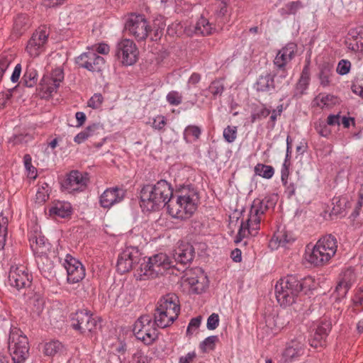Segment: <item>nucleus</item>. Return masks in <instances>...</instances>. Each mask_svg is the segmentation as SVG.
<instances>
[{"label": "nucleus", "mask_w": 363, "mask_h": 363, "mask_svg": "<svg viewBox=\"0 0 363 363\" xmlns=\"http://www.w3.org/2000/svg\"><path fill=\"white\" fill-rule=\"evenodd\" d=\"M198 195L194 189L182 187L176 199L171 185L160 180L154 185H146L140 191V206L143 211H154L167 205L169 213L175 218H189L196 209Z\"/></svg>", "instance_id": "f257e3e1"}, {"label": "nucleus", "mask_w": 363, "mask_h": 363, "mask_svg": "<svg viewBox=\"0 0 363 363\" xmlns=\"http://www.w3.org/2000/svg\"><path fill=\"white\" fill-rule=\"evenodd\" d=\"M71 320L72 328L86 335L95 333L99 325L98 319L86 309L72 314Z\"/></svg>", "instance_id": "9b49d317"}, {"label": "nucleus", "mask_w": 363, "mask_h": 363, "mask_svg": "<svg viewBox=\"0 0 363 363\" xmlns=\"http://www.w3.org/2000/svg\"><path fill=\"white\" fill-rule=\"evenodd\" d=\"M274 206L275 202L269 197L262 199H255L251 206L247 219L241 223L235 242L238 243L244 238L257 235L260 229V222L264 213L268 209L274 208Z\"/></svg>", "instance_id": "f03ea898"}, {"label": "nucleus", "mask_w": 363, "mask_h": 363, "mask_svg": "<svg viewBox=\"0 0 363 363\" xmlns=\"http://www.w3.org/2000/svg\"><path fill=\"white\" fill-rule=\"evenodd\" d=\"M166 98L167 102L172 106H178L182 101V95L177 91H169Z\"/></svg>", "instance_id": "603ef678"}, {"label": "nucleus", "mask_w": 363, "mask_h": 363, "mask_svg": "<svg viewBox=\"0 0 363 363\" xmlns=\"http://www.w3.org/2000/svg\"><path fill=\"white\" fill-rule=\"evenodd\" d=\"M140 253L135 247H126L119 254L117 261V270L119 273L123 274L129 272L135 263L140 260Z\"/></svg>", "instance_id": "2eb2a0df"}, {"label": "nucleus", "mask_w": 363, "mask_h": 363, "mask_svg": "<svg viewBox=\"0 0 363 363\" xmlns=\"http://www.w3.org/2000/svg\"><path fill=\"white\" fill-rule=\"evenodd\" d=\"M201 133V130L196 125H188L184 131V138L187 143L196 141Z\"/></svg>", "instance_id": "c03bdc74"}, {"label": "nucleus", "mask_w": 363, "mask_h": 363, "mask_svg": "<svg viewBox=\"0 0 363 363\" xmlns=\"http://www.w3.org/2000/svg\"><path fill=\"white\" fill-rule=\"evenodd\" d=\"M303 7L300 1H294L285 4L279 10V13L282 18H286L289 15H295Z\"/></svg>", "instance_id": "e433bc0d"}, {"label": "nucleus", "mask_w": 363, "mask_h": 363, "mask_svg": "<svg viewBox=\"0 0 363 363\" xmlns=\"http://www.w3.org/2000/svg\"><path fill=\"white\" fill-rule=\"evenodd\" d=\"M314 104L317 106L325 108H330L336 102V99L334 96L328 94H319L314 99Z\"/></svg>", "instance_id": "ea45409f"}, {"label": "nucleus", "mask_w": 363, "mask_h": 363, "mask_svg": "<svg viewBox=\"0 0 363 363\" xmlns=\"http://www.w3.org/2000/svg\"><path fill=\"white\" fill-rule=\"evenodd\" d=\"M65 346L58 340H50L45 342L43 346V353L48 357H55L63 354Z\"/></svg>", "instance_id": "473e14b6"}, {"label": "nucleus", "mask_w": 363, "mask_h": 363, "mask_svg": "<svg viewBox=\"0 0 363 363\" xmlns=\"http://www.w3.org/2000/svg\"><path fill=\"white\" fill-rule=\"evenodd\" d=\"M352 91L363 98V77H357L353 81L352 87Z\"/></svg>", "instance_id": "4d7b16f0"}, {"label": "nucleus", "mask_w": 363, "mask_h": 363, "mask_svg": "<svg viewBox=\"0 0 363 363\" xmlns=\"http://www.w3.org/2000/svg\"><path fill=\"white\" fill-rule=\"evenodd\" d=\"M49 198V187L47 184L39 187L36 192V199L39 203L45 202Z\"/></svg>", "instance_id": "5fc2aeb1"}, {"label": "nucleus", "mask_w": 363, "mask_h": 363, "mask_svg": "<svg viewBox=\"0 0 363 363\" xmlns=\"http://www.w3.org/2000/svg\"><path fill=\"white\" fill-rule=\"evenodd\" d=\"M330 330V322L327 320H322L315 329L313 340H310L311 346L313 347H318L319 345L321 346L322 341L328 336Z\"/></svg>", "instance_id": "a878e982"}, {"label": "nucleus", "mask_w": 363, "mask_h": 363, "mask_svg": "<svg viewBox=\"0 0 363 363\" xmlns=\"http://www.w3.org/2000/svg\"><path fill=\"white\" fill-rule=\"evenodd\" d=\"M25 168L29 178L35 179L37 177L36 168L32 165L31 160H24Z\"/></svg>", "instance_id": "69168bd1"}, {"label": "nucleus", "mask_w": 363, "mask_h": 363, "mask_svg": "<svg viewBox=\"0 0 363 363\" xmlns=\"http://www.w3.org/2000/svg\"><path fill=\"white\" fill-rule=\"evenodd\" d=\"M177 317L155 308L154 313V322L158 328H165L169 327L177 320Z\"/></svg>", "instance_id": "2f4dec72"}, {"label": "nucleus", "mask_w": 363, "mask_h": 363, "mask_svg": "<svg viewBox=\"0 0 363 363\" xmlns=\"http://www.w3.org/2000/svg\"><path fill=\"white\" fill-rule=\"evenodd\" d=\"M218 340L216 335H211L206 337L200 344V348L203 352L213 350L215 348L216 342Z\"/></svg>", "instance_id": "8fccbe9b"}, {"label": "nucleus", "mask_w": 363, "mask_h": 363, "mask_svg": "<svg viewBox=\"0 0 363 363\" xmlns=\"http://www.w3.org/2000/svg\"><path fill=\"white\" fill-rule=\"evenodd\" d=\"M295 239L291 232L287 231L284 228H279L269 240V247L272 250H277L279 247L286 248L294 242Z\"/></svg>", "instance_id": "5701e85b"}, {"label": "nucleus", "mask_w": 363, "mask_h": 363, "mask_svg": "<svg viewBox=\"0 0 363 363\" xmlns=\"http://www.w3.org/2000/svg\"><path fill=\"white\" fill-rule=\"evenodd\" d=\"M306 349L305 337L299 334L290 338L285 344L280 354L281 363H293L304 354Z\"/></svg>", "instance_id": "9d476101"}, {"label": "nucleus", "mask_w": 363, "mask_h": 363, "mask_svg": "<svg viewBox=\"0 0 363 363\" xmlns=\"http://www.w3.org/2000/svg\"><path fill=\"white\" fill-rule=\"evenodd\" d=\"M125 28L129 35L133 36L137 41L145 40L151 31V26L144 15L131 13L128 16Z\"/></svg>", "instance_id": "1a4fd4ad"}, {"label": "nucleus", "mask_w": 363, "mask_h": 363, "mask_svg": "<svg viewBox=\"0 0 363 363\" xmlns=\"http://www.w3.org/2000/svg\"><path fill=\"white\" fill-rule=\"evenodd\" d=\"M356 280V275L352 268L344 270L340 275L335 292L337 298H344Z\"/></svg>", "instance_id": "412c9836"}, {"label": "nucleus", "mask_w": 363, "mask_h": 363, "mask_svg": "<svg viewBox=\"0 0 363 363\" xmlns=\"http://www.w3.org/2000/svg\"><path fill=\"white\" fill-rule=\"evenodd\" d=\"M219 324V316L216 313H212L207 319L206 327L210 330H215Z\"/></svg>", "instance_id": "0e129e2a"}, {"label": "nucleus", "mask_w": 363, "mask_h": 363, "mask_svg": "<svg viewBox=\"0 0 363 363\" xmlns=\"http://www.w3.org/2000/svg\"><path fill=\"white\" fill-rule=\"evenodd\" d=\"M266 325L271 330L273 335L277 334L285 325V322L282 317L269 316L266 319Z\"/></svg>", "instance_id": "4c0bfd02"}, {"label": "nucleus", "mask_w": 363, "mask_h": 363, "mask_svg": "<svg viewBox=\"0 0 363 363\" xmlns=\"http://www.w3.org/2000/svg\"><path fill=\"white\" fill-rule=\"evenodd\" d=\"M8 348L13 363H23L29 357L30 345L27 336L17 328H11Z\"/></svg>", "instance_id": "423d86ee"}, {"label": "nucleus", "mask_w": 363, "mask_h": 363, "mask_svg": "<svg viewBox=\"0 0 363 363\" xmlns=\"http://www.w3.org/2000/svg\"><path fill=\"white\" fill-rule=\"evenodd\" d=\"M310 70L308 65L304 66L303 68L300 79L296 84V90L300 94H303L304 91L308 89L310 82Z\"/></svg>", "instance_id": "a19ab883"}, {"label": "nucleus", "mask_w": 363, "mask_h": 363, "mask_svg": "<svg viewBox=\"0 0 363 363\" xmlns=\"http://www.w3.org/2000/svg\"><path fill=\"white\" fill-rule=\"evenodd\" d=\"M157 308L178 318L180 312L178 297L175 294H167L157 302Z\"/></svg>", "instance_id": "b1692460"}, {"label": "nucleus", "mask_w": 363, "mask_h": 363, "mask_svg": "<svg viewBox=\"0 0 363 363\" xmlns=\"http://www.w3.org/2000/svg\"><path fill=\"white\" fill-rule=\"evenodd\" d=\"M156 324L149 315L140 316L135 323L133 333L136 338L146 345H152L158 337Z\"/></svg>", "instance_id": "6e6552de"}, {"label": "nucleus", "mask_w": 363, "mask_h": 363, "mask_svg": "<svg viewBox=\"0 0 363 363\" xmlns=\"http://www.w3.org/2000/svg\"><path fill=\"white\" fill-rule=\"evenodd\" d=\"M201 316H198V317L192 318L188 325V327L186 329V334L188 335H191V334H193V333L199 328V326L201 325Z\"/></svg>", "instance_id": "052dcab7"}, {"label": "nucleus", "mask_w": 363, "mask_h": 363, "mask_svg": "<svg viewBox=\"0 0 363 363\" xmlns=\"http://www.w3.org/2000/svg\"><path fill=\"white\" fill-rule=\"evenodd\" d=\"M30 245L35 255L45 254L49 251L50 243L44 236L39 235H30L29 237Z\"/></svg>", "instance_id": "c85d7f7f"}, {"label": "nucleus", "mask_w": 363, "mask_h": 363, "mask_svg": "<svg viewBox=\"0 0 363 363\" xmlns=\"http://www.w3.org/2000/svg\"><path fill=\"white\" fill-rule=\"evenodd\" d=\"M67 0H42V4L46 8H55L64 4Z\"/></svg>", "instance_id": "338daca9"}, {"label": "nucleus", "mask_w": 363, "mask_h": 363, "mask_svg": "<svg viewBox=\"0 0 363 363\" xmlns=\"http://www.w3.org/2000/svg\"><path fill=\"white\" fill-rule=\"evenodd\" d=\"M99 125L93 124L88 126L85 130L79 133L74 138V141L77 144H81L86 141L89 138L93 136L98 130Z\"/></svg>", "instance_id": "79ce46f5"}, {"label": "nucleus", "mask_w": 363, "mask_h": 363, "mask_svg": "<svg viewBox=\"0 0 363 363\" xmlns=\"http://www.w3.org/2000/svg\"><path fill=\"white\" fill-rule=\"evenodd\" d=\"M38 74L32 61L28 62L23 81L27 87H33L38 82Z\"/></svg>", "instance_id": "f704fd0d"}, {"label": "nucleus", "mask_w": 363, "mask_h": 363, "mask_svg": "<svg viewBox=\"0 0 363 363\" xmlns=\"http://www.w3.org/2000/svg\"><path fill=\"white\" fill-rule=\"evenodd\" d=\"M353 221L356 223H363V196H360L356 203L355 208L350 216Z\"/></svg>", "instance_id": "a18cd8bd"}, {"label": "nucleus", "mask_w": 363, "mask_h": 363, "mask_svg": "<svg viewBox=\"0 0 363 363\" xmlns=\"http://www.w3.org/2000/svg\"><path fill=\"white\" fill-rule=\"evenodd\" d=\"M337 241L335 236L326 235L320 238L311 250L306 252V260L316 266L326 264L336 253Z\"/></svg>", "instance_id": "20e7f679"}, {"label": "nucleus", "mask_w": 363, "mask_h": 363, "mask_svg": "<svg viewBox=\"0 0 363 363\" xmlns=\"http://www.w3.org/2000/svg\"><path fill=\"white\" fill-rule=\"evenodd\" d=\"M28 23V16L25 14H19L14 19L13 32L16 35H21L27 28Z\"/></svg>", "instance_id": "37998d69"}, {"label": "nucleus", "mask_w": 363, "mask_h": 363, "mask_svg": "<svg viewBox=\"0 0 363 363\" xmlns=\"http://www.w3.org/2000/svg\"><path fill=\"white\" fill-rule=\"evenodd\" d=\"M64 266L67 273L68 282L78 283L85 277V269L82 264L71 255L66 256Z\"/></svg>", "instance_id": "a211bd4d"}, {"label": "nucleus", "mask_w": 363, "mask_h": 363, "mask_svg": "<svg viewBox=\"0 0 363 363\" xmlns=\"http://www.w3.org/2000/svg\"><path fill=\"white\" fill-rule=\"evenodd\" d=\"M351 68V62L347 60H341L337 66L336 71L340 75L349 73Z\"/></svg>", "instance_id": "13d9d810"}, {"label": "nucleus", "mask_w": 363, "mask_h": 363, "mask_svg": "<svg viewBox=\"0 0 363 363\" xmlns=\"http://www.w3.org/2000/svg\"><path fill=\"white\" fill-rule=\"evenodd\" d=\"M193 291L196 294L203 292L208 286V280L206 277L201 274L198 277H190L188 279Z\"/></svg>", "instance_id": "58836bf2"}, {"label": "nucleus", "mask_w": 363, "mask_h": 363, "mask_svg": "<svg viewBox=\"0 0 363 363\" xmlns=\"http://www.w3.org/2000/svg\"><path fill=\"white\" fill-rule=\"evenodd\" d=\"M216 28L208 20L201 16L196 23L189 28V32L196 35H208L213 33Z\"/></svg>", "instance_id": "bb28decb"}, {"label": "nucleus", "mask_w": 363, "mask_h": 363, "mask_svg": "<svg viewBox=\"0 0 363 363\" xmlns=\"http://www.w3.org/2000/svg\"><path fill=\"white\" fill-rule=\"evenodd\" d=\"M87 173L77 170L71 171L61 184L62 189L69 193L84 191L88 184Z\"/></svg>", "instance_id": "ddd939ff"}, {"label": "nucleus", "mask_w": 363, "mask_h": 363, "mask_svg": "<svg viewBox=\"0 0 363 363\" xmlns=\"http://www.w3.org/2000/svg\"><path fill=\"white\" fill-rule=\"evenodd\" d=\"M36 263L41 274L46 278L54 276V264L48 257L47 253L35 255Z\"/></svg>", "instance_id": "cd10ccee"}, {"label": "nucleus", "mask_w": 363, "mask_h": 363, "mask_svg": "<svg viewBox=\"0 0 363 363\" xmlns=\"http://www.w3.org/2000/svg\"><path fill=\"white\" fill-rule=\"evenodd\" d=\"M302 290V284L294 275L281 278L275 285V294L278 303L286 306L293 304Z\"/></svg>", "instance_id": "39448f33"}, {"label": "nucleus", "mask_w": 363, "mask_h": 363, "mask_svg": "<svg viewBox=\"0 0 363 363\" xmlns=\"http://www.w3.org/2000/svg\"><path fill=\"white\" fill-rule=\"evenodd\" d=\"M194 250L192 245L187 242L180 243L174 250L173 257L177 263L186 264L194 258Z\"/></svg>", "instance_id": "393cba45"}, {"label": "nucleus", "mask_w": 363, "mask_h": 363, "mask_svg": "<svg viewBox=\"0 0 363 363\" xmlns=\"http://www.w3.org/2000/svg\"><path fill=\"white\" fill-rule=\"evenodd\" d=\"M296 45L294 43H288L277 52L274 60V65L280 69H284L286 65L294 57ZM286 72L283 70L281 77L285 78Z\"/></svg>", "instance_id": "aec40b11"}, {"label": "nucleus", "mask_w": 363, "mask_h": 363, "mask_svg": "<svg viewBox=\"0 0 363 363\" xmlns=\"http://www.w3.org/2000/svg\"><path fill=\"white\" fill-rule=\"evenodd\" d=\"M331 76L332 69L328 66L322 67L319 74V79L321 86L324 87L329 86Z\"/></svg>", "instance_id": "09e8293b"}, {"label": "nucleus", "mask_w": 363, "mask_h": 363, "mask_svg": "<svg viewBox=\"0 0 363 363\" xmlns=\"http://www.w3.org/2000/svg\"><path fill=\"white\" fill-rule=\"evenodd\" d=\"M165 125H166L165 118L162 116H157L154 119L152 126L155 129L161 130L164 127Z\"/></svg>", "instance_id": "774afa93"}, {"label": "nucleus", "mask_w": 363, "mask_h": 363, "mask_svg": "<svg viewBox=\"0 0 363 363\" xmlns=\"http://www.w3.org/2000/svg\"><path fill=\"white\" fill-rule=\"evenodd\" d=\"M8 220L6 218L0 216V250H2L6 243L7 235Z\"/></svg>", "instance_id": "3c124183"}, {"label": "nucleus", "mask_w": 363, "mask_h": 363, "mask_svg": "<svg viewBox=\"0 0 363 363\" xmlns=\"http://www.w3.org/2000/svg\"><path fill=\"white\" fill-rule=\"evenodd\" d=\"M79 67L92 72H100L105 65V60L94 52V49L89 50L80 55L76 60Z\"/></svg>", "instance_id": "dca6fc26"}, {"label": "nucleus", "mask_w": 363, "mask_h": 363, "mask_svg": "<svg viewBox=\"0 0 363 363\" xmlns=\"http://www.w3.org/2000/svg\"><path fill=\"white\" fill-rule=\"evenodd\" d=\"M49 32L45 27H40L32 34L26 46V52L32 58H35L46 50Z\"/></svg>", "instance_id": "f8f14e48"}, {"label": "nucleus", "mask_w": 363, "mask_h": 363, "mask_svg": "<svg viewBox=\"0 0 363 363\" xmlns=\"http://www.w3.org/2000/svg\"><path fill=\"white\" fill-rule=\"evenodd\" d=\"M50 215L55 218H65L70 216L72 206L69 202L57 201L50 207Z\"/></svg>", "instance_id": "c756f323"}, {"label": "nucleus", "mask_w": 363, "mask_h": 363, "mask_svg": "<svg viewBox=\"0 0 363 363\" xmlns=\"http://www.w3.org/2000/svg\"><path fill=\"white\" fill-rule=\"evenodd\" d=\"M32 281V275L24 265H13L9 274V284L11 286L20 290L29 286Z\"/></svg>", "instance_id": "4468645a"}, {"label": "nucleus", "mask_w": 363, "mask_h": 363, "mask_svg": "<svg viewBox=\"0 0 363 363\" xmlns=\"http://www.w3.org/2000/svg\"><path fill=\"white\" fill-rule=\"evenodd\" d=\"M291 160H284L281 169V180L285 182L289 179V177L291 172Z\"/></svg>", "instance_id": "680f3d73"}, {"label": "nucleus", "mask_w": 363, "mask_h": 363, "mask_svg": "<svg viewBox=\"0 0 363 363\" xmlns=\"http://www.w3.org/2000/svg\"><path fill=\"white\" fill-rule=\"evenodd\" d=\"M225 90L223 82L221 79H216L211 82L207 89L203 90L201 94L205 97H209V95L206 94V91L211 94V97L213 99L220 96Z\"/></svg>", "instance_id": "72a5a7b5"}, {"label": "nucleus", "mask_w": 363, "mask_h": 363, "mask_svg": "<svg viewBox=\"0 0 363 363\" xmlns=\"http://www.w3.org/2000/svg\"><path fill=\"white\" fill-rule=\"evenodd\" d=\"M89 50L94 49V52L101 55H108L110 52V46L104 43H99L88 48Z\"/></svg>", "instance_id": "e2e57ef3"}, {"label": "nucleus", "mask_w": 363, "mask_h": 363, "mask_svg": "<svg viewBox=\"0 0 363 363\" xmlns=\"http://www.w3.org/2000/svg\"><path fill=\"white\" fill-rule=\"evenodd\" d=\"M104 101V97L101 94H94L91 99L88 101V106L94 109L99 108Z\"/></svg>", "instance_id": "6e6d98bb"}, {"label": "nucleus", "mask_w": 363, "mask_h": 363, "mask_svg": "<svg viewBox=\"0 0 363 363\" xmlns=\"http://www.w3.org/2000/svg\"><path fill=\"white\" fill-rule=\"evenodd\" d=\"M348 51L363 54V26L350 28L345 38Z\"/></svg>", "instance_id": "6ab92c4d"}, {"label": "nucleus", "mask_w": 363, "mask_h": 363, "mask_svg": "<svg viewBox=\"0 0 363 363\" xmlns=\"http://www.w3.org/2000/svg\"><path fill=\"white\" fill-rule=\"evenodd\" d=\"M113 52L116 60L123 67L132 66L139 59L138 48L132 40L128 38L119 40Z\"/></svg>", "instance_id": "0eeeda50"}, {"label": "nucleus", "mask_w": 363, "mask_h": 363, "mask_svg": "<svg viewBox=\"0 0 363 363\" xmlns=\"http://www.w3.org/2000/svg\"><path fill=\"white\" fill-rule=\"evenodd\" d=\"M223 138L228 143H233L237 138V127L227 126L223 130Z\"/></svg>", "instance_id": "864d4df0"}, {"label": "nucleus", "mask_w": 363, "mask_h": 363, "mask_svg": "<svg viewBox=\"0 0 363 363\" xmlns=\"http://www.w3.org/2000/svg\"><path fill=\"white\" fill-rule=\"evenodd\" d=\"M255 172L257 175L269 179L273 177L274 169L272 166L259 163L255 167Z\"/></svg>", "instance_id": "49530a36"}, {"label": "nucleus", "mask_w": 363, "mask_h": 363, "mask_svg": "<svg viewBox=\"0 0 363 363\" xmlns=\"http://www.w3.org/2000/svg\"><path fill=\"white\" fill-rule=\"evenodd\" d=\"M170 258L164 253L156 254L140 260L139 267L135 272L137 280H149L163 274L167 269L173 267Z\"/></svg>", "instance_id": "7ed1b4c3"}, {"label": "nucleus", "mask_w": 363, "mask_h": 363, "mask_svg": "<svg viewBox=\"0 0 363 363\" xmlns=\"http://www.w3.org/2000/svg\"><path fill=\"white\" fill-rule=\"evenodd\" d=\"M150 359L141 350H137L133 355V363H150Z\"/></svg>", "instance_id": "bf43d9fd"}, {"label": "nucleus", "mask_w": 363, "mask_h": 363, "mask_svg": "<svg viewBox=\"0 0 363 363\" xmlns=\"http://www.w3.org/2000/svg\"><path fill=\"white\" fill-rule=\"evenodd\" d=\"M63 79L64 73L61 68H56L50 74L44 75L39 84L43 96L47 97L55 92Z\"/></svg>", "instance_id": "f3484780"}, {"label": "nucleus", "mask_w": 363, "mask_h": 363, "mask_svg": "<svg viewBox=\"0 0 363 363\" xmlns=\"http://www.w3.org/2000/svg\"><path fill=\"white\" fill-rule=\"evenodd\" d=\"M228 13V4L224 1H218L216 4V14L218 18L219 27L224 23V18Z\"/></svg>", "instance_id": "de8ad7c7"}, {"label": "nucleus", "mask_w": 363, "mask_h": 363, "mask_svg": "<svg viewBox=\"0 0 363 363\" xmlns=\"http://www.w3.org/2000/svg\"><path fill=\"white\" fill-rule=\"evenodd\" d=\"M124 197L125 191L123 189L118 187L109 188L101 195L99 201L103 208H109L120 203Z\"/></svg>", "instance_id": "4be33fe9"}, {"label": "nucleus", "mask_w": 363, "mask_h": 363, "mask_svg": "<svg viewBox=\"0 0 363 363\" xmlns=\"http://www.w3.org/2000/svg\"><path fill=\"white\" fill-rule=\"evenodd\" d=\"M274 88V76L270 74L260 76L255 84V89L257 91H273Z\"/></svg>", "instance_id": "c9c22d12"}, {"label": "nucleus", "mask_w": 363, "mask_h": 363, "mask_svg": "<svg viewBox=\"0 0 363 363\" xmlns=\"http://www.w3.org/2000/svg\"><path fill=\"white\" fill-rule=\"evenodd\" d=\"M333 215L343 216L348 208L351 206V202L347 196L334 197L333 199Z\"/></svg>", "instance_id": "7c9ffc66"}]
</instances>
